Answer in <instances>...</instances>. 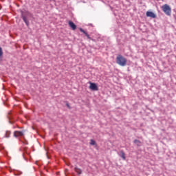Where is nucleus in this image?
<instances>
[{
	"label": "nucleus",
	"instance_id": "f257e3e1",
	"mask_svg": "<svg viewBox=\"0 0 176 176\" xmlns=\"http://www.w3.org/2000/svg\"><path fill=\"white\" fill-rule=\"evenodd\" d=\"M116 63L118 65H120V67H125L127 64V59L122 55H118L116 58Z\"/></svg>",
	"mask_w": 176,
	"mask_h": 176
},
{
	"label": "nucleus",
	"instance_id": "f03ea898",
	"mask_svg": "<svg viewBox=\"0 0 176 176\" xmlns=\"http://www.w3.org/2000/svg\"><path fill=\"white\" fill-rule=\"evenodd\" d=\"M162 10L166 16H171V8L168 4H164L162 6Z\"/></svg>",
	"mask_w": 176,
	"mask_h": 176
},
{
	"label": "nucleus",
	"instance_id": "7ed1b4c3",
	"mask_svg": "<svg viewBox=\"0 0 176 176\" xmlns=\"http://www.w3.org/2000/svg\"><path fill=\"white\" fill-rule=\"evenodd\" d=\"M89 89L93 91H98V86L94 82H89Z\"/></svg>",
	"mask_w": 176,
	"mask_h": 176
},
{
	"label": "nucleus",
	"instance_id": "20e7f679",
	"mask_svg": "<svg viewBox=\"0 0 176 176\" xmlns=\"http://www.w3.org/2000/svg\"><path fill=\"white\" fill-rule=\"evenodd\" d=\"M24 133H25V131H15L14 132V137H23V135H24Z\"/></svg>",
	"mask_w": 176,
	"mask_h": 176
},
{
	"label": "nucleus",
	"instance_id": "39448f33",
	"mask_svg": "<svg viewBox=\"0 0 176 176\" xmlns=\"http://www.w3.org/2000/svg\"><path fill=\"white\" fill-rule=\"evenodd\" d=\"M147 17H151V19H156V15L152 12L147 11L146 13Z\"/></svg>",
	"mask_w": 176,
	"mask_h": 176
},
{
	"label": "nucleus",
	"instance_id": "423d86ee",
	"mask_svg": "<svg viewBox=\"0 0 176 176\" xmlns=\"http://www.w3.org/2000/svg\"><path fill=\"white\" fill-rule=\"evenodd\" d=\"M68 24H69V27L72 28V30H73V31H75V30H76V25H75V23H74V22H72V21H69L68 22Z\"/></svg>",
	"mask_w": 176,
	"mask_h": 176
},
{
	"label": "nucleus",
	"instance_id": "0eeeda50",
	"mask_svg": "<svg viewBox=\"0 0 176 176\" xmlns=\"http://www.w3.org/2000/svg\"><path fill=\"white\" fill-rule=\"evenodd\" d=\"M10 134H12L10 131H6L4 133V138H9V137H10Z\"/></svg>",
	"mask_w": 176,
	"mask_h": 176
},
{
	"label": "nucleus",
	"instance_id": "6e6552de",
	"mask_svg": "<svg viewBox=\"0 0 176 176\" xmlns=\"http://www.w3.org/2000/svg\"><path fill=\"white\" fill-rule=\"evenodd\" d=\"M80 32H83V34L85 35V36H87V38L88 39H91V37H90V36L89 35V34H87V33L86 32V31H85V30H82V28H80Z\"/></svg>",
	"mask_w": 176,
	"mask_h": 176
},
{
	"label": "nucleus",
	"instance_id": "1a4fd4ad",
	"mask_svg": "<svg viewBox=\"0 0 176 176\" xmlns=\"http://www.w3.org/2000/svg\"><path fill=\"white\" fill-rule=\"evenodd\" d=\"M74 170L76 171V173H77V174H78L79 175H80V174H82V169L76 167L74 168Z\"/></svg>",
	"mask_w": 176,
	"mask_h": 176
},
{
	"label": "nucleus",
	"instance_id": "9d476101",
	"mask_svg": "<svg viewBox=\"0 0 176 176\" xmlns=\"http://www.w3.org/2000/svg\"><path fill=\"white\" fill-rule=\"evenodd\" d=\"M134 144H135L138 146H141V141L138 140H134Z\"/></svg>",
	"mask_w": 176,
	"mask_h": 176
},
{
	"label": "nucleus",
	"instance_id": "9b49d317",
	"mask_svg": "<svg viewBox=\"0 0 176 176\" xmlns=\"http://www.w3.org/2000/svg\"><path fill=\"white\" fill-rule=\"evenodd\" d=\"M121 157L123 159V160H126V154H124V151H121Z\"/></svg>",
	"mask_w": 176,
	"mask_h": 176
},
{
	"label": "nucleus",
	"instance_id": "f8f14e48",
	"mask_svg": "<svg viewBox=\"0 0 176 176\" xmlns=\"http://www.w3.org/2000/svg\"><path fill=\"white\" fill-rule=\"evenodd\" d=\"M22 19L23 21L25 23L26 25H28V21L27 20V17H25V16H23Z\"/></svg>",
	"mask_w": 176,
	"mask_h": 176
},
{
	"label": "nucleus",
	"instance_id": "ddd939ff",
	"mask_svg": "<svg viewBox=\"0 0 176 176\" xmlns=\"http://www.w3.org/2000/svg\"><path fill=\"white\" fill-rule=\"evenodd\" d=\"M90 144L91 145H96V141H94V140L91 139L90 140Z\"/></svg>",
	"mask_w": 176,
	"mask_h": 176
},
{
	"label": "nucleus",
	"instance_id": "4468645a",
	"mask_svg": "<svg viewBox=\"0 0 176 176\" xmlns=\"http://www.w3.org/2000/svg\"><path fill=\"white\" fill-rule=\"evenodd\" d=\"M3 54V52H2V48L0 47V57H2Z\"/></svg>",
	"mask_w": 176,
	"mask_h": 176
},
{
	"label": "nucleus",
	"instance_id": "2eb2a0df",
	"mask_svg": "<svg viewBox=\"0 0 176 176\" xmlns=\"http://www.w3.org/2000/svg\"><path fill=\"white\" fill-rule=\"evenodd\" d=\"M66 106L67 107V108H69V109H71V107L69 106V104L67 103Z\"/></svg>",
	"mask_w": 176,
	"mask_h": 176
},
{
	"label": "nucleus",
	"instance_id": "dca6fc26",
	"mask_svg": "<svg viewBox=\"0 0 176 176\" xmlns=\"http://www.w3.org/2000/svg\"><path fill=\"white\" fill-rule=\"evenodd\" d=\"M8 119H10V116H8Z\"/></svg>",
	"mask_w": 176,
	"mask_h": 176
}]
</instances>
